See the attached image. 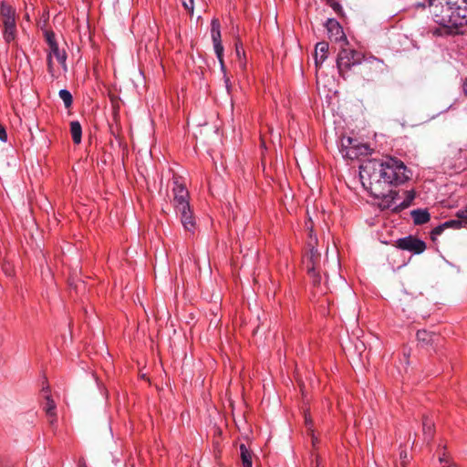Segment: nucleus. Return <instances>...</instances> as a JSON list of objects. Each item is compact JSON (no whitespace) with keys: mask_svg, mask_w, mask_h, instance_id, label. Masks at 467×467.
Returning <instances> with one entry per match:
<instances>
[{"mask_svg":"<svg viewBox=\"0 0 467 467\" xmlns=\"http://www.w3.org/2000/svg\"><path fill=\"white\" fill-rule=\"evenodd\" d=\"M422 431L425 440L429 442L434 432V423L429 417L423 418Z\"/></svg>","mask_w":467,"mask_h":467,"instance_id":"17","label":"nucleus"},{"mask_svg":"<svg viewBox=\"0 0 467 467\" xmlns=\"http://www.w3.org/2000/svg\"><path fill=\"white\" fill-rule=\"evenodd\" d=\"M45 398L46 403L44 410L50 419V423L53 424L54 420H56V404L49 395L47 394Z\"/></svg>","mask_w":467,"mask_h":467,"instance_id":"18","label":"nucleus"},{"mask_svg":"<svg viewBox=\"0 0 467 467\" xmlns=\"http://www.w3.org/2000/svg\"><path fill=\"white\" fill-rule=\"evenodd\" d=\"M364 55L354 49L342 48L337 54V67L340 77L347 79V74L352 67L362 64Z\"/></svg>","mask_w":467,"mask_h":467,"instance_id":"3","label":"nucleus"},{"mask_svg":"<svg viewBox=\"0 0 467 467\" xmlns=\"http://www.w3.org/2000/svg\"><path fill=\"white\" fill-rule=\"evenodd\" d=\"M462 90L465 97H467V78L462 79Z\"/></svg>","mask_w":467,"mask_h":467,"instance_id":"31","label":"nucleus"},{"mask_svg":"<svg viewBox=\"0 0 467 467\" xmlns=\"http://www.w3.org/2000/svg\"><path fill=\"white\" fill-rule=\"evenodd\" d=\"M408 458V454L405 451H401L400 452V459L402 461V463L404 462V461Z\"/></svg>","mask_w":467,"mask_h":467,"instance_id":"33","label":"nucleus"},{"mask_svg":"<svg viewBox=\"0 0 467 467\" xmlns=\"http://www.w3.org/2000/svg\"><path fill=\"white\" fill-rule=\"evenodd\" d=\"M433 21L450 35H459L467 26L466 0H429Z\"/></svg>","mask_w":467,"mask_h":467,"instance_id":"2","label":"nucleus"},{"mask_svg":"<svg viewBox=\"0 0 467 467\" xmlns=\"http://www.w3.org/2000/svg\"><path fill=\"white\" fill-rule=\"evenodd\" d=\"M173 194V206L176 211L191 207L189 203V192L177 180L174 181Z\"/></svg>","mask_w":467,"mask_h":467,"instance_id":"7","label":"nucleus"},{"mask_svg":"<svg viewBox=\"0 0 467 467\" xmlns=\"http://www.w3.org/2000/svg\"><path fill=\"white\" fill-rule=\"evenodd\" d=\"M240 456L243 467H253V453L244 443L240 445Z\"/></svg>","mask_w":467,"mask_h":467,"instance_id":"16","label":"nucleus"},{"mask_svg":"<svg viewBox=\"0 0 467 467\" xmlns=\"http://www.w3.org/2000/svg\"><path fill=\"white\" fill-rule=\"evenodd\" d=\"M3 36L7 43L13 41L16 37V24L5 25Z\"/></svg>","mask_w":467,"mask_h":467,"instance_id":"21","label":"nucleus"},{"mask_svg":"<svg viewBox=\"0 0 467 467\" xmlns=\"http://www.w3.org/2000/svg\"><path fill=\"white\" fill-rule=\"evenodd\" d=\"M211 36L213 43L214 52L216 57L220 62L221 68L225 74V67L223 62V47L222 45L221 39V25L217 18H213L211 22ZM224 80L226 84V88L229 90V78L224 75Z\"/></svg>","mask_w":467,"mask_h":467,"instance_id":"4","label":"nucleus"},{"mask_svg":"<svg viewBox=\"0 0 467 467\" xmlns=\"http://www.w3.org/2000/svg\"><path fill=\"white\" fill-rule=\"evenodd\" d=\"M361 74L367 80H371L381 70L382 61L376 57H369L362 61Z\"/></svg>","mask_w":467,"mask_h":467,"instance_id":"8","label":"nucleus"},{"mask_svg":"<svg viewBox=\"0 0 467 467\" xmlns=\"http://www.w3.org/2000/svg\"><path fill=\"white\" fill-rule=\"evenodd\" d=\"M78 466L79 467H87L86 463H85V461L82 459L79 461L78 462Z\"/></svg>","mask_w":467,"mask_h":467,"instance_id":"34","label":"nucleus"},{"mask_svg":"<svg viewBox=\"0 0 467 467\" xmlns=\"http://www.w3.org/2000/svg\"><path fill=\"white\" fill-rule=\"evenodd\" d=\"M359 175L363 185L368 182L371 195L380 200L379 206L381 210L398 213L410 207L415 199L413 190L400 192L388 189L405 183L410 177L407 166L397 158L386 156L380 160H369L360 166Z\"/></svg>","mask_w":467,"mask_h":467,"instance_id":"1","label":"nucleus"},{"mask_svg":"<svg viewBox=\"0 0 467 467\" xmlns=\"http://www.w3.org/2000/svg\"><path fill=\"white\" fill-rule=\"evenodd\" d=\"M308 275L312 277L313 283L317 285L320 283V276L316 273L314 265L308 267Z\"/></svg>","mask_w":467,"mask_h":467,"instance_id":"25","label":"nucleus"},{"mask_svg":"<svg viewBox=\"0 0 467 467\" xmlns=\"http://www.w3.org/2000/svg\"><path fill=\"white\" fill-rule=\"evenodd\" d=\"M176 212L184 230L191 234H194L196 229V220L191 207H188L187 209H181Z\"/></svg>","mask_w":467,"mask_h":467,"instance_id":"9","label":"nucleus"},{"mask_svg":"<svg viewBox=\"0 0 467 467\" xmlns=\"http://www.w3.org/2000/svg\"><path fill=\"white\" fill-rule=\"evenodd\" d=\"M306 424H308L310 422V420L307 418H306Z\"/></svg>","mask_w":467,"mask_h":467,"instance_id":"36","label":"nucleus"},{"mask_svg":"<svg viewBox=\"0 0 467 467\" xmlns=\"http://www.w3.org/2000/svg\"><path fill=\"white\" fill-rule=\"evenodd\" d=\"M444 228H446V226L444 225V223L441 224V225H438L437 227H435L432 231H431V234L432 236L434 237L435 235H440Z\"/></svg>","mask_w":467,"mask_h":467,"instance_id":"28","label":"nucleus"},{"mask_svg":"<svg viewBox=\"0 0 467 467\" xmlns=\"http://www.w3.org/2000/svg\"><path fill=\"white\" fill-rule=\"evenodd\" d=\"M0 140L5 142L7 140V133L5 127L0 123Z\"/></svg>","mask_w":467,"mask_h":467,"instance_id":"29","label":"nucleus"},{"mask_svg":"<svg viewBox=\"0 0 467 467\" xmlns=\"http://www.w3.org/2000/svg\"><path fill=\"white\" fill-rule=\"evenodd\" d=\"M417 340L421 348H428L432 345H437L441 340L439 335L427 331L425 329L418 330Z\"/></svg>","mask_w":467,"mask_h":467,"instance_id":"10","label":"nucleus"},{"mask_svg":"<svg viewBox=\"0 0 467 467\" xmlns=\"http://www.w3.org/2000/svg\"><path fill=\"white\" fill-rule=\"evenodd\" d=\"M47 67H48V72L51 74L52 77L55 78L54 68H53V61L51 59V56L47 57Z\"/></svg>","mask_w":467,"mask_h":467,"instance_id":"30","label":"nucleus"},{"mask_svg":"<svg viewBox=\"0 0 467 467\" xmlns=\"http://www.w3.org/2000/svg\"><path fill=\"white\" fill-rule=\"evenodd\" d=\"M183 7L190 13L193 12L194 5L193 0H182Z\"/></svg>","mask_w":467,"mask_h":467,"instance_id":"26","label":"nucleus"},{"mask_svg":"<svg viewBox=\"0 0 467 467\" xmlns=\"http://www.w3.org/2000/svg\"><path fill=\"white\" fill-rule=\"evenodd\" d=\"M396 243L398 248L416 254L423 253L426 249V244L412 235L400 238Z\"/></svg>","mask_w":467,"mask_h":467,"instance_id":"6","label":"nucleus"},{"mask_svg":"<svg viewBox=\"0 0 467 467\" xmlns=\"http://www.w3.org/2000/svg\"><path fill=\"white\" fill-rule=\"evenodd\" d=\"M444 225L446 226V228H455V229H459V228H462V227L467 228V219L461 218L458 215V219L446 221L444 223Z\"/></svg>","mask_w":467,"mask_h":467,"instance_id":"20","label":"nucleus"},{"mask_svg":"<svg viewBox=\"0 0 467 467\" xmlns=\"http://www.w3.org/2000/svg\"><path fill=\"white\" fill-rule=\"evenodd\" d=\"M49 49L50 51L48 56H51V59L53 58V57H55L57 62L62 66L63 69L67 71V54L65 50H60L57 44H52V47Z\"/></svg>","mask_w":467,"mask_h":467,"instance_id":"14","label":"nucleus"},{"mask_svg":"<svg viewBox=\"0 0 467 467\" xmlns=\"http://www.w3.org/2000/svg\"><path fill=\"white\" fill-rule=\"evenodd\" d=\"M0 16L3 21L4 26L10 24H16V11L15 9L5 4L1 5Z\"/></svg>","mask_w":467,"mask_h":467,"instance_id":"13","label":"nucleus"},{"mask_svg":"<svg viewBox=\"0 0 467 467\" xmlns=\"http://www.w3.org/2000/svg\"><path fill=\"white\" fill-rule=\"evenodd\" d=\"M58 94L59 98L63 100L65 107L67 109L71 107L73 102L71 93L67 89H61Z\"/></svg>","mask_w":467,"mask_h":467,"instance_id":"23","label":"nucleus"},{"mask_svg":"<svg viewBox=\"0 0 467 467\" xmlns=\"http://www.w3.org/2000/svg\"><path fill=\"white\" fill-rule=\"evenodd\" d=\"M70 133L74 143L79 144L82 138V128L78 121L76 120L70 123Z\"/></svg>","mask_w":467,"mask_h":467,"instance_id":"19","label":"nucleus"},{"mask_svg":"<svg viewBox=\"0 0 467 467\" xmlns=\"http://www.w3.org/2000/svg\"><path fill=\"white\" fill-rule=\"evenodd\" d=\"M447 467H457L454 464L448 465Z\"/></svg>","mask_w":467,"mask_h":467,"instance_id":"37","label":"nucleus"},{"mask_svg":"<svg viewBox=\"0 0 467 467\" xmlns=\"http://www.w3.org/2000/svg\"><path fill=\"white\" fill-rule=\"evenodd\" d=\"M333 8H334V10H339L341 8V6L338 4H335L333 5Z\"/></svg>","mask_w":467,"mask_h":467,"instance_id":"35","label":"nucleus"},{"mask_svg":"<svg viewBox=\"0 0 467 467\" xmlns=\"http://www.w3.org/2000/svg\"><path fill=\"white\" fill-rule=\"evenodd\" d=\"M328 43L323 41L318 42L315 48V63L317 67H320L327 59L328 54Z\"/></svg>","mask_w":467,"mask_h":467,"instance_id":"12","label":"nucleus"},{"mask_svg":"<svg viewBox=\"0 0 467 467\" xmlns=\"http://www.w3.org/2000/svg\"><path fill=\"white\" fill-rule=\"evenodd\" d=\"M459 216H460L461 218H465V219H467V207L465 208V210H463V211H460V212H459Z\"/></svg>","mask_w":467,"mask_h":467,"instance_id":"32","label":"nucleus"},{"mask_svg":"<svg viewBox=\"0 0 467 467\" xmlns=\"http://www.w3.org/2000/svg\"><path fill=\"white\" fill-rule=\"evenodd\" d=\"M410 215L415 224H423L430 221L431 215L425 209H416L410 212Z\"/></svg>","mask_w":467,"mask_h":467,"instance_id":"15","label":"nucleus"},{"mask_svg":"<svg viewBox=\"0 0 467 467\" xmlns=\"http://www.w3.org/2000/svg\"><path fill=\"white\" fill-rule=\"evenodd\" d=\"M438 454H439V461H440V462L444 464L443 467H447L448 465L452 464L451 462L450 456H449V454L446 451V446L445 445H439Z\"/></svg>","mask_w":467,"mask_h":467,"instance_id":"22","label":"nucleus"},{"mask_svg":"<svg viewBox=\"0 0 467 467\" xmlns=\"http://www.w3.org/2000/svg\"><path fill=\"white\" fill-rule=\"evenodd\" d=\"M46 36H47V45H48L49 48H51V47H52V44H57V43L56 42V40H55V35H54V33H52V32H47Z\"/></svg>","mask_w":467,"mask_h":467,"instance_id":"27","label":"nucleus"},{"mask_svg":"<svg viewBox=\"0 0 467 467\" xmlns=\"http://www.w3.org/2000/svg\"><path fill=\"white\" fill-rule=\"evenodd\" d=\"M326 26L330 38H334L336 41L346 40L342 26L337 20L330 18Z\"/></svg>","mask_w":467,"mask_h":467,"instance_id":"11","label":"nucleus"},{"mask_svg":"<svg viewBox=\"0 0 467 467\" xmlns=\"http://www.w3.org/2000/svg\"><path fill=\"white\" fill-rule=\"evenodd\" d=\"M367 147L351 137H342L340 140V152L343 157L354 160L367 151Z\"/></svg>","mask_w":467,"mask_h":467,"instance_id":"5","label":"nucleus"},{"mask_svg":"<svg viewBox=\"0 0 467 467\" xmlns=\"http://www.w3.org/2000/svg\"><path fill=\"white\" fill-rule=\"evenodd\" d=\"M235 52L237 57L240 60V67H245V61H244V52L243 49V45L240 42H237L235 44Z\"/></svg>","mask_w":467,"mask_h":467,"instance_id":"24","label":"nucleus"}]
</instances>
